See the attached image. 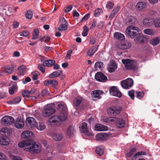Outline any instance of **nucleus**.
<instances>
[{
    "instance_id": "nucleus-51",
    "label": "nucleus",
    "mask_w": 160,
    "mask_h": 160,
    "mask_svg": "<svg viewBox=\"0 0 160 160\" xmlns=\"http://www.w3.org/2000/svg\"><path fill=\"white\" fill-rule=\"evenodd\" d=\"M49 94V92L47 89H44L42 90L41 93V95L43 97H46L48 96Z\"/></svg>"
},
{
    "instance_id": "nucleus-29",
    "label": "nucleus",
    "mask_w": 160,
    "mask_h": 160,
    "mask_svg": "<svg viewBox=\"0 0 160 160\" xmlns=\"http://www.w3.org/2000/svg\"><path fill=\"white\" fill-rule=\"evenodd\" d=\"M10 142L9 139L6 138H0V144L3 145H7Z\"/></svg>"
},
{
    "instance_id": "nucleus-41",
    "label": "nucleus",
    "mask_w": 160,
    "mask_h": 160,
    "mask_svg": "<svg viewBox=\"0 0 160 160\" xmlns=\"http://www.w3.org/2000/svg\"><path fill=\"white\" fill-rule=\"evenodd\" d=\"M82 101V98L78 97L76 98L73 101V104L76 106H78Z\"/></svg>"
},
{
    "instance_id": "nucleus-50",
    "label": "nucleus",
    "mask_w": 160,
    "mask_h": 160,
    "mask_svg": "<svg viewBox=\"0 0 160 160\" xmlns=\"http://www.w3.org/2000/svg\"><path fill=\"white\" fill-rule=\"evenodd\" d=\"M5 72L8 74H11L13 71V68L12 67L6 66L5 67Z\"/></svg>"
},
{
    "instance_id": "nucleus-15",
    "label": "nucleus",
    "mask_w": 160,
    "mask_h": 160,
    "mask_svg": "<svg viewBox=\"0 0 160 160\" xmlns=\"http://www.w3.org/2000/svg\"><path fill=\"white\" fill-rule=\"evenodd\" d=\"M109 136V135L106 133H101L97 134L96 135V138L97 140L105 141Z\"/></svg>"
},
{
    "instance_id": "nucleus-19",
    "label": "nucleus",
    "mask_w": 160,
    "mask_h": 160,
    "mask_svg": "<svg viewBox=\"0 0 160 160\" xmlns=\"http://www.w3.org/2000/svg\"><path fill=\"white\" fill-rule=\"evenodd\" d=\"M132 44L130 42L128 41H125L121 43L118 46V48L121 49H129L131 46Z\"/></svg>"
},
{
    "instance_id": "nucleus-42",
    "label": "nucleus",
    "mask_w": 160,
    "mask_h": 160,
    "mask_svg": "<svg viewBox=\"0 0 160 160\" xmlns=\"http://www.w3.org/2000/svg\"><path fill=\"white\" fill-rule=\"evenodd\" d=\"M137 149L135 148H133L131 149L129 152L127 154V156L130 158L136 152Z\"/></svg>"
},
{
    "instance_id": "nucleus-56",
    "label": "nucleus",
    "mask_w": 160,
    "mask_h": 160,
    "mask_svg": "<svg viewBox=\"0 0 160 160\" xmlns=\"http://www.w3.org/2000/svg\"><path fill=\"white\" fill-rule=\"evenodd\" d=\"M114 6L113 3L112 2H108L106 5V7L107 9H111Z\"/></svg>"
},
{
    "instance_id": "nucleus-43",
    "label": "nucleus",
    "mask_w": 160,
    "mask_h": 160,
    "mask_svg": "<svg viewBox=\"0 0 160 160\" xmlns=\"http://www.w3.org/2000/svg\"><path fill=\"white\" fill-rule=\"evenodd\" d=\"M103 66V62H102L99 61L96 62L95 64L94 67L95 68L102 69Z\"/></svg>"
},
{
    "instance_id": "nucleus-23",
    "label": "nucleus",
    "mask_w": 160,
    "mask_h": 160,
    "mask_svg": "<svg viewBox=\"0 0 160 160\" xmlns=\"http://www.w3.org/2000/svg\"><path fill=\"white\" fill-rule=\"evenodd\" d=\"M44 108L48 112L50 113L52 115L55 112V109L52 106V105L51 104H48L45 106Z\"/></svg>"
},
{
    "instance_id": "nucleus-48",
    "label": "nucleus",
    "mask_w": 160,
    "mask_h": 160,
    "mask_svg": "<svg viewBox=\"0 0 160 160\" xmlns=\"http://www.w3.org/2000/svg\"><path fill=\"white\" fill-rule=\"evenodd\" d=\"M39 72L38 71H35L32 73V78L33 80H36L38 79Z\"/></svg>"
},
{
    "instance_id": "nucleus-2",
    "label": "nucleus",
    "mask_w": 160,
    "mask_h": 160,
    "mask_svg": "<svg viewBox=\"0 0 160 160\" xmlns=\"http://www.w3.org/2000/svg\"><path fill=\"white\" fill-rule=\"evenodd\" d=\"M140 29L138 27L130 26L126 28L125 34L131 38H134L140 33Z\"/></svg>"
},
{
    "instance_id": "nucleus-4",
    "label": "nucleus",
    "mask_w": 160,
    "mask_h": 160,
    "mask_svg": "<svg viewBox=\"0 0 160 160\" xmlns=\"http://www.w3.org/2000/svg\"><path fill=\"white\" fill-rule=\"evenodd\" d=\"M67 118V116L66 115L63 114V116L60 115H54L50 118L48 121L50 124H52L58 122V120L63 121L65 120Z\"/></svg>"
},
{
    "instance_id": "nucleus-21",
    "label": "nucleus",
    "mask_w": 160,
    "mask_h": 160,
    "mask_svg": "<svg viewBox=\"0 0 160 160\" xmlns=\"http://www.w3.org/2000/svg\"><path fill=\"white\" fill-rule=\"evenodd\" d=\"M137 21V18L134 16H129L126 20L127 24H134Z\"/></svg>"
},
{
    "instance_id": "nucleus-62",
    "label": "nucleus",
    "mask_w": 160,
    "mask_h": 160,
    "mask_svg": "<svg viewBox=\"0 0 160 160\" xmlns=\"http://www.w3.org/2000/svg\"><path fill=\"white\" fill-rule=\"evenodd\" d=\"M31 81V78L29 77H27L25 80L22 79V83L24 84H25L27 82H30Z\"/></svg>"
},
{
    "instance_id": "nucleus-16",
    "label": "nucleus",
    "mask_w": 160,
    "mask_h": 160,
    "mask_svg": "<svg viewBox=\"0 0 160 160\" xmlns=\"http://www.w3.org/2000/svg\"><path fill=\"white\" fill-rule=\"evenodd\" d=\"M24 125V121L22 119H17L14 122L15 127L17 128H22L23 127Z\"/></svg>"
},
{
    "instance_id": "nucleus-26",
    "label": "nucleus",
    "mask_w": 160,
    "mask_h": 160,
    "mask_svg": "<svg viewBox=\"0 0 160 160\" xmlns=\"http://www.w3.org/2000/svg\"><path fill=\"white\" fill-rule=\"evenodd\" d=\"M32 132L28 130L22 132L21 134V137L22 138L26 139L31 137Z\"/></svg>"
},
{
    "instance_id": "nucleus-40",
    "label": "nucleus",
    "mask_w": 160,
    "mask_h": 160,
    "mask_svg": "<svg viewBox=\"0 0 160 160\" xmlns=\"http://www.w3.org/2000/svg\"><path fill=\"white\" fill-rule=\"evenodd\" d=\"M95 47H93L89 49L88 52V55L90 57L92 56L96 52L97 48L95 49Z\"/></svg>"
},
{
    "instance_id": "nucleus-7",
    "label": "nucleus",
    "mask_w": 160,
    "mask_h": 160,
    "mask_svg": "<svg viewBox=\"0 0 160 160\" xmlns=\"http://www.w3.org/2000/svg\"><path fill=\"white\" fill-rule=\"evenodd\" d=\"M26 123L28 126L32 128L35 127L37 125L36 120L33 118L31 117L27 118L26 120Z\"/></svg>"
},
{
    "instance_id": "nucleus-53",
    "label": "nucleus",
    "mask_w": 160,
    "mask_h": 160,
    "mask_svg": "<svg viewBox=\"0 0 160 160\" xmlns=\"http://www.w3.org/2000/svg\"><path fill=\"white\" fill-rule=\"evenodd\" d=\"M102 9L101 8H98L95 11V17H98L99 15H100L101 13L102 12Z\"/></svg>"
},
{
    "instance_id": "nucleus-60",
    "label": "nucleus",
    "mask_w": 160,
    "mask_h": 160,
    "mask_svg": "<svg viewBox=\"0 0 160 160\" xmlns=\"http://www.w3.org/2000/svg\"><path fill=\"white\" fill-rule=\"evenodd\" d=\"M72 6L71 5L68 6L65 9L64 12L66 13L70 12L72 9Z\"/></svg>"
},
{
    "instance_id": "nucleus-63",
    "label": "nucleus",
    "mask_w": 160,
    "mask_h": 160,
    "mask_svg": "<svg viewBox=\"0 0 160 160\" xmlns=\"http://www.w3.org/2000/svg\"><path fill=\"white\" fill-rule=\"evenodd\" d=\"M0 160H7V158L4 154L0 153Z\"/></svg>"
},
{
    "instance_id": "nucleus-5",
    "label": "nucleus",
    "mask_w": 160,
    "mask_h": 160,
    "mask_svg": "<svg viewBox=\"0 0 160 160\" xmlns=\"http://www.w3.org/2000/svg\"><path fill=\"white\" fill-rule=\"evenodd\" d=\"M133 84V80L130 78L124 80L121 82V85L122 88L126 89H129L132 86Z\"/></svg>"
},
{
    "instance_id": "nucleus-14",
    "label": "nucleus",
    "mask_w": 160,
    "mask_h": 160,
    "mask_svg": "<svg viewBox=\"0 0 160 160\" xmlns=\"http://www.w3.org/2000/svg\"><path fill=\"white\" fill-rule=\"evenodd\" d=\"M103 92L102 90H96L92 91V98H97L100 99L101 98V95L103 94Z\"/></svg>"
},
{
    "instance_id": "nucleus-13",
    "label": "nucleus",
    "mask_w": 160,
    "mask_h": 160,
    "mask_svg": "<svg viewBox=\"0 0 160 160\" xmlns=\"http://www.w3.org/2000/svg\"><path fill=\"white\" fill-rule=\"evenodd\" d=\"M117 68V66L115 61H110L109 65L108 67V69L109 72H113Z\"/></svg>"
},
{
    "instance_id": "nucleus-55",
    "label": "nucleus",
    "mask_w": 160,
    "mask_h": 160,
    "mask_svg": "<svg viewBox=\"0 0 160 160\" xmlns=\"http://www.w3.org/2000/svg\"><path fill=\"white\" fill-rule=\"evenodd\" d=\"M129 96L132 99H134V91L133 90L129 91L128 92Z\"/></svg>"
},
{
    "instance_id": "nucleus-61",
    "label": "nucleus",
    "mask_w": 160,
    "mask_h": 160,
    "mask_svg": "<svg viewBox=\"0 0 160 160\" xmlns=\"http://www.w3.org/2000/svg\"><path fill=\"white\" fill-rule=\"evenodd\" d=\"M72 50L70 49L68 51L65 57L67 59L70 58L71 57V54H72Z\"/></svg>"
},
{
    "instance_id": "nucleus-46",
    "label": "nucleus",
    "mask_w": 160,
    "mask_h": 160,
    "mask_svg": "<svg viewBox=\"0 0 160 160\" xmlns=\"http://www.w3.org/2000/svg\"><path fill=\"white\" fill-rule=\"evenodd\" d=\"M136 97L139 99L142 98L144 95V93L143 92H140L138 91H136Z\"/></svg>"
},
{
    "instance_id": "nucleus-25",
    "label": "nucleus",
    "mask_w": 160,
    "mask_h": 160,
    "mask_svg": "<svg viewBox=\"0 0 160 160\" xmlns=\"http://www.w3.org/2000/svg\"><path fill=\"white\" fill-rule=\"evenodd\" d=\"M62 73V71L58 70L50 74L49 75L50 78H54L59 77Z\"/></svg>"
},
{
    "instance_id": "nucleus-6",
    "label": "nucleus",
    "mask_w": 160,
    "mask_h": 160,
    "mask_svg": "<svg viewBox=\"0 0 160 160\" xmlns=\"http://www.w3.org/2000/svg\"><path fill=\"white\" fill-rule=\"evenodd\" d=\"M14 121L13 118L10 116H6L2 118V123L5 125H11L14 122Z\"/></svg>"
},
{
    "instance_id": "nucleus-20",
    "label": "nucleus",
    "mask_w": 160,
    "mask_h": 160,
    "mask_svg": "<svg viewBox=\"0 0 160 160\" xmlns=\"http://www.w3.org/2000/svg\"><path fill=\"white\" fill-rule=\"evenodd\" d=\"M108 128L107 126L99 124H96L94 126L95 129L98 131H106L108 130Z\"/></svg>"
},
{
    "instance_id": "nucleus-27",
    "label": "nucleus",
    "mask_w": 160,
    "mask_h": 160,
    "mask_svg": "<svg viewBox=\"0 0 160 160\" xmlns=\"http://www.w3.org/2000/svg\"><path fill=\"white\" fill-rule=\"evenodd\" d=\"M147 40L146 38L143 36H138L134 39V41L138 43H142Z\"/></svg>"
},
{
    "instance_id": "nucleus-35",
    "label": "nucleus",
    "mask_w": 160,
    "mask_h": 160,
    "mask_svg": "<svg viewBox=\"0 0 160 160\" xmlns=\"http://www.w3.org/2000/svg\"><path fill=\"white\" fill-rule=\"evenodd\" d=\"M116 120V118L114 117H105L103 119V121L105 122H114Z\"/></svg>"
},
{
    "instance_id": "nucleus-38",
    "label": "nucleus",
    "mask_w": 160,
    "mask_h": 160,
    "mask_svg": "<svg viewBox=\"0 0 160 160\" xmlns=\"http://www.w3.org/2000/svg\"><path fill=\"white\" fill-rule=\"evenodd\" d=\"M36 127L39 130L43 131L45 129L46 126L43 123L40 122L38 124H37Z\"/></svg>"
},
{
    "instance_id": "nucleus-34",
    "label": "nucleus",
    "mask_w": 160,
    "mask_h": 160,
    "mask_svg": "<svg viewBox=\"0 0 160 160\" xmlns=\"http://www.w3.org/2000/svg\"><path fill=\"white\" fill-rule=\"evenodd\" d=\"M95 151L96 153L99 156L103 154L104 152V148L102 146L98 147L96 148Z\"/></svg>"
},
{
    "instance_id": "nucleus-32",
    "label": "nucleus",
    "mask_w": 160,
    "mask_h": 160,
    "mask_svg": "<svg viewBox=\"0 0 160 160\" xmlns=\"http://www.w3.org/2000/svg\"><path fill=\"white\" fill-rule=\"evenodd\" d=\"M0 132L2 134L6 136L11 132V131L8 128H5L1 129Z\"/></svg>"
},
{
    "instance_id": "nucleus-39",
    "label": "nucleus",
    "mask_w": 160,
    "mask_h": 160,
    "mask_svg": "<svg viewBox=\"0 0 160 160\" xmlns=\"http://www.w3.org/2000/svg\"><path fill=\"white\" fill-rule=\"evenodd\" d=\"M146 154L147 152L144 151L138 152L136 153L133 156L132 158V160H133L134 159H136V158H138V157L141 155H146Z\"/></svg>"
},
{
    "instance_id": "nucleus-3",
    "label": "nucleus",
    "mask_w": 160,
    "mask_h": 160,
    "mask_svg": "<svg viewBox=\"0 0 160 160\" xmlns=\"http://www.w3.org/2000/svg\"><path fill=\"white\" fill-rule=\"evenodd\" d=\"M122 62L127 69L137 70L138 69L136 62L129 59H122Z\"/></svg>"
},
{
    "instance_id": "nucleus-45",
    "label": "nucleus",
    "mask_w": 160,
    "mask_h": 160,
    "mask_svg": "<svg viewBox=\"0 0 160 160\" xmlns=\"http://www.w3.org/2000/svg\"><path fill=\"white\" fill-rule=\"evenodd\" d=\"M155 27L157 28L160 27V18H156L153 21Z\"/></svg>"
},
{
    "instance_id": "nucleus-10",
    "label": "nucleus",
    "mask_w": 160,
    "mask_h": 160,
    "mask_svg": "<svg viewBox=\"0 0 160 160\" xmlns=\"http://www.w3.org/2000/svg\"><path fill=\"white\" fill-rule=\"evenodd\" d=\"M122 108L119 107L112 106L109 108L108 112L112 115L116 116L120 112Z\"/></svg>"
},
{
    "instance_id": "nucleus-9",
    "label": "nucleus",
    "mask_w": 160,
    "mask_h": 160,
    "mask_svg": "<svg viewBox=\"0 0 160 160\" xmlns=\"http://www.w3.org/2000/svg\"><path fill=\"white\" fill-rule=\"evenodd\" d=\"M57 108L61 112L60 113V115L63 116V114H66L67 117V108L66 104L64 103H60L57 106Z\"/></svg>"
},
{
    "instance_id": "nucleus-31",
    "label": "nucleus",
    "mask_w": 160,
    "mask_h": 160,
    "mask_svg": "<svg viewBox=\"0 0 160 160\" xmlns=\"http://www.w3.org/2000/svg\"><path fill=\"white\" fill-rule=\"evenodd\" d=\"M74 128L72 126H70L68 128L66 133L68 136H70L74 134Z\"/></svg>"
},
{
    "instance_id": "nucleus-12",
    "label": "nucleus",
    "mask_w": 160,
    "mask_h": 160,
    "mask_svg": "<svg viewBox=\"0 0 160 160\" xmlns=\"http://www.w3.org/2000/svg\"><path fill=\"white\" fill-rule=\"evenodd\" d=\"M79 128H81L82 132L85 133L87 135L89 136H93L92 133H90L88 131L87 128V124L85 122L82 123L79 126Z\"/></svg>"
},
{
    "instance_id": "nucleus-49",
    "label": "nucleus",
    "mask_w": 160,
    "mask_h": 160,
    "mask_svg": "<svg viewBox=\"0 0 160 160\" xmlns=\"http://www.w3.org/2000/svg\"><path fill=\"white\" fill-rule=\"evenodd\" d=\"M42 114L45 117H48L52 115L50 113V112H48L44 108L43 110L42 111Z\"/></svg>"
},
{
    "instance_id": "nucleus-11",
    "label": "nucleus",
    "mask_w": 160,
    "mask_h": 160,
    "mask_svg": "<svg viewBox=\"0 0 160 160\" xmlns=\"http://www.w3.org/2000/svg\"><path fill=\"white\" fill-rule=\"evenodd\" d=\"M95 78L97 81L102 82H104L107 79L106 76L100 72H98L96 74Z\"/></svg>"
},
{
    "instance_id": "nucleus-8",
    "label": "nucleus",
    "mask_w": 160,
    "mask_h": 160,
    "mask_svg": "<svg viewBox=\"0 0 160 160\" xmlns=\"http://www.w3.org/2000/svg\"><path fill=\"white\" fill-rule=\"evenodd\" d=\"M109 92L111 95L120 98L122 96L121 92L116 87L113 86L110 88Z\"/></svg>"
},
{
    "instance_id": "nucleus-37",
    "label": "nucleus",
    "mask_w": 160,
    "mask_h": 160,
    "mask_svg": "<svg viewBox=\"0 0 160 160\" xmlns=\"http://www.w3.org/2000/svg\"><path fill=\"white\" fill-rule=\"evenodd\" d=\"M160 41L158 38H155L150 40V43L153 46H156L159 44Z\"/></svg>"
},
{
    "instance_id": "nucleus-52",
    "label": "nucleus",
    "mask_w": 160,
    "mask_h": 160,
    "mask_svg": "<svg viewBox=\"0 0 160 160\" xmlns=\"http://www.w3.org/2000/svg\"><path fill=\"white\" fill-rule=\"evenodd\" d=\"M21 100V99L20 97H17L12 101V103L13 104L17 103L20 102Z\"/></svg>"
},
{
    "instance_id": "nucleus-18",
    "label": "nucleus",
    "mask_w": 160,
    "mask_h": 160,
    "mask_svg": "<svg viewBox=\"0 0 160 160\" xmlns=\"http://www.w3.org/2000/svg\"><path fill=\"white\" fill-rule=\"evenodd\" d=\"M147 7L146 2L145 1L138 2L136 6V9L138 11H141Z\"/></svg>"
},
{
    "instance_id": "nucleus-47",
    "label": "nucleus",
    "mask_w": 160,
    "mask_h": 160,
    "mask_svg": "<svg viewBox=\"0 0 160 160\" xmlns=\"http://www.w3.org/2000/svg\"><path fill=\"white\" fill-rule=\"evenodd\" d=\"M88 28L87 26L85 25L83 27V32L82 33V36L83 37L86 36L88 33Z\"/></svg>"
},
{
    "instance_id": "nucleus-36",
    "label": "nucleus",
    "mask_w": 160,
    "mask_h": 160,
    "mask_svg": "<svg viewBox=\"0 0 160 160\" xmlns=\"http://www.w3.org/2000/svg\"><path fill=\"white\" fill-rule=\"evenodd\" d=\"M143 32L145 34L152 36L155 34L154 31L151 28H147L144 30Z\"/></svg>"
},
{
    "instance_id": "nucleus-58",
    "label": "nucleus",
    "mask_w": 160,
    "mask_h": 160,
    "mask_svg": "<svg viewBox=\"0 0 160 160\" xmlns=\"http://www.w3.org/2000/svg\"><path fill=\"white\" fill-rule=\"evenodd\" d=\"M90 17L89 13H88L86 14L81 20V22H82L83 21H86L88 20Z\"/></svg>"
},
{
    "instance_id": "nucleus-33",
    "label": "nucleus",
    "mask_w": 160,
    "mask_h": 160,
    "mask_svg": "<svg viewBox=\"0 0 160 160\" xmlns=\"http://www.w3.org/2000/svg\"><path fill=\"white\" fill-rule=\"evenodd\" d=\"M52 137L55 140L57 141H61L62 138V135L59 133L53 134Z\"/></svg>"
},
{
    "instance_id": "nucleus-24",
    "label": "nucleus",
    "mask_w": 160,
    "mask_h": 160,
    "mask_svg": "<svg viewBox=\"0 0 160 160\" xmlns=\"http://www.w3.org/2000/svg\"><path fill=\"white\" fill-rule=\"evenodd\" d=\"M152 23V19L150 18H145L143 20V24L145 26H149L151 25Z\"/></svg>"
},
{
    "instance_id": "nucleus-57",
    "label": "nucleus",
    "mask_w": 160,
    "mask_h": 160,
    "mask_svg": "<svg viewBox=\"0 0 160 160\" xmlns=\"http://www.w3.org/2000/svg\"><path fill=\"white\" fill-rule=\"evenodd\" d=\"M43 64H39L38 66V68L41 71L42 73H44L45 72V68L44 67Z\"/></svg>"
},
{
    "instance_id": "nucleus-28",
    "label": "nucleus",
    "mask_w": 160,
    "mask_h": 160,
    "mask_svg": "<svg viewBox=\"0 0 160 160\" xmlns=\"http://www.w3.org/2000/svg\"><path fill=\"white\" fill-rule=\"evenodd\" d=\"M114 36L115 38L120 40H123L125 39L124 35L119 32L114 33Z\"/></svg>"
},
{
    "instance_id": "nucleus-44",
    "label": "nucleus",
    "mask_w": 160,
    "mask_h": 160,
    "mask_svg": "<svg viewBox=\"0 0 160 160\" xmlns=\"http://www.w3.org/2000/svg\"><path fill=\"white\" fill-rule=\"evenodd\" d=\"M68 28L67 25L65 23L62 24L60 25L58 28V30L59 31H65Z\"/></svg>"
},
{
    "instance_id": "nucleus-64",
    "label": "nucleus",
    "mask_w": 160,
    "mask_h": 160,
    "mask_svg": "<svg viewBox=\"0 0 160 160\" xmlns=\"http://www.w3.org/2000/svg\"><path fill=\"white\" fill-rule=\"evenodd\" d=\"M119 9L120 7L117 6L114 8L112 12L116 14L118 12Z\"/></svg>"
},
{
    "instance_id": "nucleus-22",
    "label": "nucleus",
    "mask_w": 160,
    "mask_h": 160,
    "mask_svg": "<svg viewBox=\"0 0 160 160\" xmlns=\"http://www.w3.org/2000/svg\"><path fill=\"white\" fill-rule=\"evenodd\" d=\"M116 125L119 128H123L125 125V122L122 118L118 119L116 118Z\"/></svg>"
},
{
    "instance_id": "nucleus-1",
    "label": "nucleus",
    "mask_w": 160,
    "mask_h": 160,
    "mask_svg": "<svg viewBox=\"0 0 160 160\" xmlns=\"http://www.w3.org/2000/svg\"><path fill=\"white\" fill-rule=\"evenodd\" d=\"M18 146L20 148L25 147L24 150L27 152H32L34 153H38L41 150L39 143L36 144L33 140H23L18 143Z\"/></svg>"
},
{
    "instance_id": "nucleus-54",
    "label": "nucleus",
    "mask_w": 160,
    "mask_h": 160,
    "mask_svg": "<svg viewBox=\"0 0 160 160\" xmlns=\"http://www.w3.org/2000/svg\"><path fill=\"white\" fill-rule=\"evenodd\" d=\"M25 16L26 18L30 19L32 18V13L31 11H28L26 13Z\"/></svg>"
},
{
    "instance_id": "nucleus-30",
    "label": "nucleus",
    "mask_w": 160,
    "mask_h": 160,
    "mask_svg": "<svg viewBox=\"0 0 160 160\" xmlns=\"http://www.w3.org/2000/svg\"><path fill=\"white\" fill-rule=\"evenodd\" d=\"M26 68L25 66L22 65L19 66L18 68V74L21 76L24 75L26 71Z\"/></svg>"
},
{
    "instance_id": "nucleus-17",
    "label": "nucleus",
    "mask_w": 160,
    "mask_h": 160,
    "mask_svg": "<svg viewBox=\"0 0 160 160\" xmlns=\"http://www.w3.org/2000/svg\"><path fill=\"white\" fill-rule=\"evenodd\" d=\"M41 61L43 63L44 66L48 67L52 66L56 62L55 61L52 59L45 60L42 59Z\"/></svg>"
},
{
    "instance_id": "nucleus-59",
    "label": "nucleus",
    "mask_w": 160,
    "mask_h": 160,
    "mask_svg": "<svg viewBox=\"0 0 160 160\" xmlns=\"http://www.w3.org/2000/svg\"><path fill=\"white\" fill-rule=\"evenodd\" d=\"M22 95L24 97H28L30 95L29 92L28 91H24L22 92Z\"/></svg>"
}]
</instances>
